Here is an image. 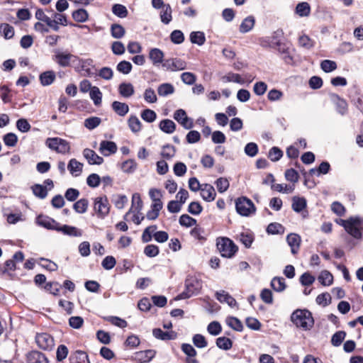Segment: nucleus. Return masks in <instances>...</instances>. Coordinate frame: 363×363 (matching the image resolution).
<instances>
[{"label":"nucleus","instance_id":"obj_1","mask_svg":"<svg viewBox=\"0 0 363 363\" xmlns=\"http://www.w3.org/2000/svg\"><path fill=\"white\" fill-rule=\"evenodd\" d=\"M291 321L296 327L301 328L304 330H308L314 325V320L312 313L306 309H297L291 316Z\"/></svg>","mask_w":363,"mask_h":363},{"label":"nucleus","instance_id":"obj_2","mask_svg":"<svg viewBox=\"0 0 363 363\" xmlns=\"http://www.w3.org/2000/svg\"><path fill=\"white\" fill-rule=\"evenodd\" d=\"M202 288L200 280L193 276L188 277L185 280V291L176 297V300L186 299L199 294Z\"/></svg>","mask_w":363,"mask_h":363},{"label":"nucleus","instance_id":"obj_3","mask_svg":"<svg viewBox=\"0 0 363 363\" xmlns=\"http://www.w3.org/2000/svg\"><path fill=\"white\" fill-rule=\"evenodd\" d=\"M217 248L224 257L231 258L237 252L238 246L228 238H220L217 240Z\"/></svg>","mask_w":363,"mask_h":363},{"label":"nucleus","instance_id":"obj_4","mask_svg":"<svg viewBox=\"0 0 363 363\" xmlns=\"http://www.w3.org/2000/svg\"><path fill=\"white\" fill-rule=\"evenodd\" d=\"M235 208L238 214L242 216H249L256 211V208L252 201L245 196H242L235 200Z\"/></svg>","mask_w":363,"mask_h":363},{"label":"nucleus","instance_id":"obj_5","mask_svg":"<svg viewBox=\"0 0 363 363\" xmlns=\"http://www.w3.org/2000/svg\"><path fill=\"white\" fill-rule=\"evenodd\" d=\"M362 220L358 217H350V221L345 231L355 239L360 240L362 238Z\"/></svg>","mask_w":363,"mask_h":363},{"label":"nucleus","instance_id":"obj_6","mask_svg":"<svg viewBox=\"0 0 363 363\" xmlns=\"http://www.w3.org/2000/svg\"><path fill=\"white\" fill-rule=\"evenodd\" d=\"M162 67L170 72L182 71L186 68V62L177 57L164 60L162 65Z\"/></svg>","mask_w":363,"mask_h":363},{"label":"nucleus","instance_id":"obj_7","mask_svg":"<svg viewBox=\"0 0 363 363\" xmlns=\"http://www.w3.org/2000/svg\"><path fill=\"white\" fill-rule=\"evenodd\" d=\"M35 342L38 346L44 350H50L54 347L53 337L46 333L37 334Z\"/></svg>","mask_w":363,"mask_h":363},{"label":"nucleus","instance_id":"obj_8","mask_svg":"<svg viewBox=\"0 0 363 363\" xmlns=\"http://www.w3.org/2000/svg\"><path fill=\"white\" fill-rule=\"evenodd\" d=\"M174 118L185 129H191L194 127L193 120L189 118L183 109H178L174 113Z\"/></svg>","mask_w":363,"mask_h":363},{"label":"nucleus","instance_id":"obj_9","mask_svg":"<svg viewBox=\"0 0 363 363\" xmlns=\"http://www.w3.org/2000/svg\"><path fill=\"white\" fill-rule=\"evenodd\" d=\"M36 223L48 230H57L59 223L48 216L39 215L36 218Z\"/></svg>","mask_w":363,"mask_h":363},{"label":"nucleus","instance_id":"obj_10","mask_svg":"<svg viewBox=\"0 0 363 363\" xmlns=\"http://www.w3.org/2000/svg\"><path fill=\"white\" fill-rule=\"evenodd\" d=\"M94 210L101 217L106 216L109 212V203L107 198L98 197L95 199Z\"/></svg>","mask_w":363,"mask_h":363},{"label":"nucleus","instance_id":"obj_11","mask_svg":"<svg viewBox=\"0 0 363 363\" xmlns=\"http://www.w3.org/2000/svg\"><path fill=\"white\" fill-rule=\"evenodd\" d=\"M181 349L182 352L187 356L186 358V363H199V361L196 359L197 352L194 347L187 343H183Z\"/></svg>","mask_w":363,"mask_h":363},{"label":"nucleus","instance_id":"obj_12","mask_svg":"<svg viewBox=\"0 0 363 363\" xmlns=\"http://www.w3.org/2000/svg\"><path fill=\"white\" fill-rule=\"evenodd\" d=\"M200 191L201 196L204 201L210 202L215 199L216 193L212 185L209 184H201V189Z\"/></svg>","mask_w":363,"mask_h":363},{"label":"nucleus","instance_id":"obj_13","mask_svg":"<svg viewBox=\"0 0 363 363\" xmlns=\"http://www.w3.org/2000/svg\"><path fill=\"white\" fill-rule=\"evenodd\" d=\"M117 149L116 144L113 141L103 140L100 143L99 151L105 157L116 153Z\"/></svg>","mask_w":363,"mask_h":363},{"label":"nucleus","instance_id":"obj_14","mask_svg":"<svg viewBox=\"0 0 363 363\" xmlns=\"http://www.w3.org/2000/svg\"><path fill=\"white\" fill-rule=\"evenodd\" d=\"M330 97L331 101L335 104L337 111L342 116L346 114L347 112V101L336 94H331Z\"/></svg>","mask_w":363,"mask_h":363},{"label":"nucleus","instance_id":"obj_15","mask_svg":"<svg viewBox=\"0 0 363 363\" xmlns=\"http://www.w3.org/2000/svg\"><path fill=\"white\" fill-rule=\"evenodd\" d=\"M164 54L159 48H151L149 51L148 57L151 60L152 65L155 67H158L160 64H162L164 60Z\"/></svg>","mask_w":363,"mask_h":363},{"label":"nucleus","instance_id":"obj_16","mask_svg":"<svg viewBox=\"0 0 363 363\" xmlns=\"http://www.w3.org/2000/svg\"><path fill=\"white\" fill-rule=\"evenodd\" d=\"M83 156L89 164H101L104 162L103 157L99 156L94 150L86 148L83 150Z\"/></svg>","mask_w":363,"mask_h":363},{"label":"nucleus","instance_id":"obj_17","mask_svg":"<svg viewBox=\"0 0 363 363\" xmlns=\"http://www.w3.org/2000/svg\"><path fill=\"white\" fill-rule=\"evenodd\" d=\"M288 245L291 247V252L293 255L297 254L301 244V237L296 233H290L286 237Z\"/></svg>","mask_w":363,"mask_h":363},{"label":"nucleus","instance_id":"obj_18","mask_svg":"<svg viewBox=\"0 0 363 363\" xmlns=\"http://www.w3.org/2000/svg\"><path fill=\"white\" fill-rule=\"evenodd\" d=\"M216 298L219 302L225 303L232 308L237 306L236 300L224 290L217 291Z\"/></svg>","mask_w":363,"mask_h":363},{"label":"nucleus","instance_id":"obj_19","mask_svg":"<svg viewBox=\"0 0 363 363\" xmlns=\"http://www.w3.org/2000/svg\"><path fill=\"white\" fill-rule=\"evenodd\" d=\"M152 335L155 338L162 340H174L177 337L176 332L173 330L164 332L160 328L153 329Z\"/></svg>","mask_w":363,"mask_h":363},{"label":"nucleus","instance_id":"obj_20","mask_svg":"<svg viewBox=\"0 0 363 363\" xmlns=\"http://www.w3.org/2000/svg\"><path fill=\"white\" fill-rule=\"evenodd\" d=\"M58 232H62L64 235L72 236V237H81L82 235V230L68 225H60L59 224Z\"/></svg>","mask_w":363,"mask_h":363},{"label":"nucleus","instance_id":"obj_21","mask_svg":"<svg viewBox=\"0 0 363 363\" xmlns=\"http://www.w3.org/2000/svg\"><path fill=\"white\" fill-rule=\"evenodd\" d=\"M28 363H48L44 354L38 351H31L27 354Z\"/></svg>","mask_w":363,"mask_h":363},{"label":"nucleus","instance_id":"obj_22","mask_svg":"<svg viewBox=\"0 0 363 363\" xmlns=\"http://www.w3.org/2000/svg\"><path fill=\"white\" fill-rule=\"evenodd\" d=\"M75 57L70 53L57 52L55 55V60L61 67H67L70 64L71 59Z\"/></svg>","mask_w":363,"mask_h":363},{"label":"nucleus","instance_id":"obj_23","mask_svg":"<svg viewBox=\"0 0 363 363\" xmlns=\"http://www.w3.org/2000/svg\"><path fill=\"white\" fill-rule=\"evenodd\" d=\"M83 168V164L78 162L76 159H71L68 163L67 169L70 174L74 177L79 176Z\"/></svg>","mask_w":363,"mask_h":363},{"label":"nucleus","instance_id":"obj_24","mask_svg":"<svg viewBox=\"0 0 363 363\" xmlns=\"http://www.w3.org/2000/svg\"><path fill=\"white\" fill-rule=\"evenodd\" d=\"M156 352L154 350H147L135 353V358L141 362H149L155 356Z\"/></svg>","mask_w":363,"mask_h":363},{"label":"nucleus","instance_id":"obj_25","mask_svg":"<svg viewBox=\"0 0 363 363\" xmlns=\"http://www.w3.org/2000/svg\"><path fill=\"white\" fill-rule=\"evenodd\" d=\"M113 110L120 116H125L129 111V106L125 103L115 101L112 103Z\"/></svg>","mask_w":363,"mask_h":363},{"label":"nucleus","instance_id":"obj_26","mask_svg":"<svg viewBox=\"0 0 363 363\" xmlns=\"http://www.w3.org/2000/svg\"><path fill=\"white\" fill-rule=\"evenodd\" d=\"M255 23V19L252 16H249L245 18L240 26L239 30L242 33H245L250 31Z\"/></svg>","mask_w":363,"mask_h":363},{"label":"nucleus","instance_id":"obj_27","mask_svg":"<svg viewBox=\"0 0 363 363\" xmlns=\"http://www.w3.org/2000/svg\"><path fill=\"white\" fill-rule=\"evenodd\" d=\"M70 363H90L86 352L77 350L69 357Z\"/></svg>","mask_w":363,"mask_h":363},{"label":"nucleus","instance_id":"obj_28","mask_svg":"<svg viewBox=\"0 0 363 363\" xmlns=\"http://www.w3.org/2000/svg\"><path fill=\"white\" fill-rule=\"evenodd\" d=\"M159 127L164 133L171 134L174 132L176 124L172 120L164 119L160 121Z\"/></svg>","mask_w":363,"mask_h":363},{"label":"nucleus","instance_id":"obj_29","mask_svg":"<svg viewBox=\"0 0 363 363\" xmlns=\"http://www.w3.org/2000/svg\"><path fill=\"white\" fill-rule=\"evenodd\" d=\"M55 77V72L46 71L40 74L39 79L43 86H48L54 82Z\"/></svg>","mask_w":363,"mask_h":363},{"label":"nucleus","instance_id":"obj_30","mask_svg":"<svg viewBox=\"0 0 363 363\" xmlns=\"http://www.w3.org/2000/svg\"><path fill=\"white\" fill-rule=\"evenodd\" d=\"M189 37L191 43L199 46L203 45L206 42L205 34L201 31H193L190 33Z\"/></svg>","mask_w":363,"mask_h":363},{"label":"nucleus","instance_id":"obj_31","mask_svg":"<svg viewBox=\"0 0 363 363\" xmlns=\"http://www.w3.org/2000/svg\"><path fill=\"white\" fill-rule=\"evenodd\" d=\"M172 9L169 4H166L160 12L161 21L164 24H169L172 19Z\"/></svg>","mask_w":363,"mask_h":363},{"label":"nucleus","instance_id":"obj_32","mask_svg":"<svg viewBox=\"0 0 363 363\" xmlns=\"http://www.w3.org/2000/svg\"><path fill=\"white\" fill-rule=\"evenodd\" d=\"M143 208V201L141 200L140 196L139 194L135 193L132 196V206L130 211L125 214L124 218H126L128 214L134 208V212L136 211L139 213Z\"/></svg>","mask_w":363,"mask_h":363},{"label":"nucleus","instance_id":"obj_33","mask_svg":"<svg viewBox=\"0 0 363 363\" xmlns=\"http://www.w3.org/2000/svg\"><path fill=\"white\" fill-rule=\"evenodd\" d=\"M118 90L120 94L125 98H128L134 94V87L130 83H121Z\"/></svg>","mask_w":363,"mask_h":363},{"label":"nucleus","instance_id":"obj_34","mask_svg":"<svg viewBox=\"0 0 363 363\" xmlns=\"http://www.w3.org/2000/svg\"><path fill=\"white\" fill-rule=\"evenodd\" d=\"M292 209L300 213L306 207V200L303 197L294 196L292 199Z\"/></svg>","mask_w":363,"mask_h":363},{"label":"nucleus","instance_id":"obj_35","mask_svg":"<svg viewBox=\"0 0 363 363\" xmlns=\"http://www.w3.org/2000/svg\"><path fill=\"white\" fill-rule=\"evenodd\" d=\"M0 34L3 35L5 39H11L14 35V28L9 23H1Z\"/></svg>","mask_w":363,"mask_h":363},{"label":"nucleus","instance_id":"obj_36","mask_svg":"<svg viewBox=\"0 0 363 363\" xmlns=\"http://www.w3.org/2000/svg\"><path fill=\"white\" fill-rule=\"evenodd\" d=\"M296 13L301 17H306L310 15L311 6L307 2L298 3L296 7Z\"/></svg>","mask_w":363,"mask_h":363},{"label":"nucleus","instance_id":"obj_37","mask_svg":"<svg viewBox=\"0 0 363 363\" xmlns=\"http://www.w3.org/2000/svg\"><path fill=\"white\" fill-rule=\"evenodd\" d=\"M271 286L274 291L281 292L286 286L285 279L283 277H274L271 281Z\"/></svg>","mask_w":363,"mask_h":363},{"label":"nucleus","instance_id":"obj_38","mask_svg":"<svg viewBox=\"0 0 363 363\" xmlns=\"http://www.w3.org/2000/svg\"><path fill=\"white\" fill-rule=\"evenodd\" d=\"M157 92L160 96H167L174 92V87L171 84L164 83L158 86Z\"/></svg>","mask_w":363,"mask_h":363},{"label":"nucleus","instance_id":"obj_39","mask_svg":"<svg viewBox=\"0 0 363 363\" xmlns=\"http://www.w3.org/2000/svg\"><path fill=\"white\" fill-rule=\"evenodd\" d=\"M128 124L133 133H138L141 130V122L136 116H130L128 120Z\"/></svg>","mask_w":363,"mask_h":363},{"label":"nucleus","instance_id":"obj_40","mask_svg":"<svg viewBox=\"0 0 363 363\" xmlns=\"http://www.w3.org/2000/svg\"><path fill=\"white\" fill-rule=\"evenodd\" d=\"M111 33L113 38L120 39L125 35V30L121 25L114 23L111 26Z\"/></svg>","mask_w":363,"mask_h":363},{"label":"nucleus","instance_id":"obj_41","mask_svg":"<svg viewBox=\"0 0 363 363\" xmlns=\"http://www.w3.org/2000/svg\"><path fill=\"white\" fill-rule=\"evenodd\" d=\"M112 12L114 15L121 18H125L128 14L126 7L119 4H116L112 6Z\"/></svg>","mask_w":363,"mask_h":363},{"label":"nucleus","instance_id":"obj_42","mask_svg":"<svg viewBox=\"0 0 363 363\" xmlns=\"http://www.w3.org/2000/svg\"><path fill=\"white\" fill-rule=\"evenodd\" d=\"M88 205L86 199H81L74 203L73 208L78 213H84L87 211Z\"/></svg>","mask_w":363,"mask_h":363},{"label":"nucleus","instance_id":"obj_43","mask_svg":"<svg viewBox=\"0 0 363 363\" xmlns=\"http://www.w3.org/2000/svg\"><path fill=\"white\" fill-rule=\"evenodd\" d=\"M90 98L93 100L95 106L101 104L102 93L97 86H93L89 92Z\"/></svg>","mask_w":363,"mask_h":363},{"label":"nucleus","instance_id":"obj_44","mask_svg":"<svg viewBox=\"0 0 363 363\" xmlns=\"http://www.w3.org/2000/svg\"><path fill=\"white\" fill-rule=\"evenodd\" d=\"M318 280L323 286H330L333 281V277L330 272L327 270L321 272L318 277Z\"/></svg>","mask_w":363,"mask_h":363},{"label":"nucleus","instance_id":"obj_45","mask_svg":"<svg viewBox=\"0 0 363 363\" xmlns=\"http://www.w3.org/2000/svg\"><path fill=\"white\" fill-rule=\"evenodd\" d=\"M227 325L236 331H242L243 325L242 322L235 317H228L226 319Z\"/></svg>","mask_w":363,"mask_h":363},{"label":"nucleus","instance_id":"obj_46","mask_svg":"<svg viewBox=\"0 0 363 363\" xmlns=\"http://www.w3.org/2000/svg\"><path fill=\"white\" fill-rule=\"evenodd\" d=\"M32 191L33 194L41 199H45L48 195V190L45 186L41 184H35L32 186Z\"/></svg>","mask_w":363,"mask_h":363},{"label":"nucleus","instance_id":"obj_47","mask_svg":"<svg viewBox=\"0 0 363 363\" xmlns=\"http://www.w3.org/2000/svg\"><path fill=\"white\" fill-rule=\"evenodd\" d=\"M101 119L96 116L86 118L84 122V126L89 130H93L100 125Z\"/></svg>","mask_w":363,"mask_h":363},{"label":"nucleus","instance_id":"obj_48","mask_svg":"<svg viewBox=\"0 0 363 363\" xmlns=\"http://www.w3.org/2000/svg\"><path fill=\"white\" fill-rule=\"evenodd\" d=\"M137 168V163L134 160H127L121 164L122 170L125 173H133Z\"/></svg>","mask_w":363,"mask_h":363},{"label":"nucleus","instance_id":"obj_49","mask_svg":"<svg viewBox=\"0 0 363 363\" xmlns=\"http://www.w3.org/2000/svg\"><path fill=\"white\" fill-rule=\"evenodd\" d=\"M216 345L220 349L228 350L232 347L233 342L228 337H220L216 340Z\"/></svg>","mask_w":363,"mask_h":363},{"label":"nucleus","instance_id":"obj_50","mask_svg":"<svg viewBox=\"0 0 363 363\" xmlns=\"http://www.w3.org/2000/svg\"><path fill=\"white\" fill-rule=\"evenodd\" d=\"M72 18L77 22L83 23L87 20L88 13L85 9H79L72 13Z\"/></svg>","mask_w":363,"mask_h":363},{"label":"nucleus","instance_id":"obj_51","mask_svg":"<svg viewBox=\"0 0 363 363\" xmlns=\"http://www.w3.org/2000/svg\"><path fill=\"white\" fill-rule=\"evenodd\" d=\"M320 68L326 73L331 72L337 69V64L335 61L324 60L320 62Z\"/></svg>","mask_w":363,"mask_h":363},{"label":"nucleus","instance_id":"obj_52","mask_svg":"<svg viewBox=\"0 0 363 363\" xmlns=\"http://www.w3.org/2000/svg\"><path fill=\"white\" fill-rule=\"evenodd\" d=\"M175 152V147L172 145L167 144L162 147L161 155L162 157L169 160L174 156Z\"/></svg>","mask_w":363,"mask_h":363},{"label":"nucleus","instance_id":"obj_53","mask_svg":"<svg viewBox=\"0 0 363 363\" xmlns=\"http://www.w3.org/2000/svg\"><path fill=\"white\" fill-rule=\"evenodd\" d=\"M345 337L346 333L345 331H337L332 336L331 344L335 347H338L342 344Z\"/></svg>","mask_w":363,"mask_h":363},{"label":"nucleus","instance_id":"obj_54","mask_svg":"<svg viewBox=\"0 0 363 363\" xmlns=\"http://www.w3.org/2000/svg\"><path fill=\"white\" fill-rule=\"evenodd\" d=\"M179 223L182 226L191 227L196 224V220L187 214H183L180 216Z\"/></svg>","mask_w":363,"mask_h":363},{"label":"nucleus","instance_id":"obj_55","mask_svg":"<svg viewBox=\"0 0 363 363\" xmlns=\"http://www.w3.org/2000/svg\"><path fill=\"white\" fill-rule=\"evenodd\" d=\"M132 67L130 62L123 60L117 65L116 69L123 74H128L131 72Z\"/></svg>","mask_w":363,"mask_h":363},{"label":"nucleus","instance_id":"obj_56","mask_svg":"<svg viewBox=\"0 0 363 363\" xmlns=\"http://www.w3.org/2000/svg\"><path fill=\"white\" fill-rule=\"evenodd\" d=\"M218 192L223 193L228 190L230 186L229 181L226 178L220 177L215 182Z\"/></svg>","mask_w":363,"mask_h":363},{"label":"nucleus","instance_id":"obj_57","mask_svg":"<svg viewBox=\"0 0 363 363\" xmlns=\"http://www.w3.org/2000/svg\"><path fill=\"white\" fill-rule=\"evenodd\" d=\"M141 118L147 123H152L155 121L157 114L154 111L147 108L142 111Z\"/></svg>","mask_w":363,"mask_h":363},{"label":"nucleus","instance_id":"obj_58","mask_svg":"<svg viewBox=\"0 0 363 363\" xmlns=\"http://www.w3.org/2000/svg\"><path fill=\"white\" fill-rule=\"evenodd\" d=\"M283 156V152L277 147H273L269 150L268 157L272 162L279 160Z\"/></svg>","mask_w":363,"mask_h":363},{"label":"nucleus","instance_id":"obj_59","mask_svg":"<svg viewBox=\"0 0 363 363\" xmlns=\"http://www.w3.org/2000/svg\"><path fill=\"white\" fill-rule=\"evenodd\" d=\"M170 40L174 44H181L184 40V33L180 30H174L170 34Z\"/></svg>","mask_w":363,"mask_h":363},{"label":"nucleus","instance_id":"obj_60","mask_svg":"<svg viewBox=\"0 0 363 363\" xmlns=\"http://www.w3.org/2000/svg\"><path fill=\"white\" fill-rule=\"evenodd\" d=\"M192 340L194 345L198 348H204L208 345L205 337L201 334L194 335Z\"/></svg>","mask_w":363,"mask_h":363},{"label":"nucleus","instance_id":"obj_61","mask_svg":"<svg viewBox=\"0 0 363 363\" xmlns=\"http://www.w3.org/2000/svg\"><path fill=\"white\" fill-rule=\"evenodd\" d=\"M207 330L211 335L216 336L221 333L222 328L218 321H213L208 324Z\"/></svg>","mask_w":363,"mask_h":363},{"label":"nucleus","instance_id":"obj_62","mask_svg":"<svg viewBox=\"0 0 363 363\" xmlns=\"http://www.w3.org/2000/svg\"><path fill=\"white\" fill-rule=\"evenodd\" d=\"M3 140L6 145L9 147H14L18 142V138L16 134L9 133L4 136Z\"/></svg>","mask_w":363,"mask_h":363},{"label":"nucleus","instance_id":"obj_63","mask_svg":"<svg viewBox=\"0 0 363 363\" xmlns=\"http://www.w3.org/2000/svg\"><path fill=\"white\" fill-rule=\"evenodd\" d=\"M299 45L306 49H310L313 47V40L306 35H303L298 39Z\"/></svg>","mask_w":363,"mask_h":363},{"label":"nucleus","instance_id":"obj_64","mask_svg":"<svg viewBox=\"0 0 363 363\" xmlns=\"http://www.w3.org/2000/svg\"><path fill=\"white\" fill-rule=\"evenodd\" d=\"M267 89V85L264 82H258L254 84L253 91L257 96H262Z\"/></svg>","mask_w":363,"mask_h":363}]
</instances>
